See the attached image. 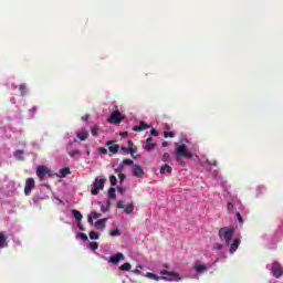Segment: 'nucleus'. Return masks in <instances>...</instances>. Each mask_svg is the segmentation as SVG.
Segmentation results:
<instances>
[{
	"label": "nucleus",
	"mask_w": 283,
	"mask_h": 283,
	"mask_svg": "<svg viewBox=\"0 0 283 283\" xmlns=\"http://www.w3.org/2000/svg\"><path fill=\"white\" fill-rule=\"evenodd\" d=\"M233 228L224 227L219 230L220 240H223V242H226V247H230L229 251L232 255L235 251H238V248L240 247V239H233ZM231 240H233L232 243Z\"/></svg>",
	"instance_id": "nucleus-1"
},
{
	"label": "nucleus",
	"mask_w": 283,
	"mask_h": 283,
	"mask_svg": "<svg viewBox=\"0 0 283 283\" xmlns=\"http://www.w3.org/2000/svg\"><path fill=\"white\" fill-rule=\"evenodd\" d=\"M176 160L181 165V167H186L185 160L182 158H187L188 160L193 158V153L187 150V145L181 144L175 149Z\"/></svg>",
	"instance_id": "nucleus-2"
},
{
	"label": "nucleus",
	"mask_w": 283,
	"mask_h": 283,
	"mask_svg": "<svg viewBox=\"0 0 283 283\" xmlns=\"http://www.w3.org/2000/svg\"><path fill=\"white\" fill-rule=\"evenodd\" d=\"M106 180L107 179H98V178L95 179V181L91 186L92 196H98V191H103V189H105Z\"/></svg>",
	"instance_id": "nucleus-3"
},
{
	"label": "nucleus",
	"mask_w": 283,
	"mask_h": 283,
	"mask_svg": "<svg viewBox=\"0 0 283 283\" xmlns=\"http://www.w3.org/2000/svg\"><path fill=\"white\" fill-rule=\"evenodd\" d=\"M123 118H125V117L123 116V113L119 112L118 109H116V111H114V112L111 114V116H109V118H108V123H114L115 125H118V124L123 123Z\"/></svg>",
	"instance_id": "nucleus-4"
},
{
	"label": "nucleus",
	"mask_w": 283,
	"mask_h": 283,
	"mask_svg": "<svg viewBox=\"0 0 283 283\" xmlns=\"http://www.w3.org/2000/svg\"><path fill=\"white\" fill-rule=\"evenodd\" d=\"M272 275L276 279L282 277L283 268L280 263H277V262L272 263Z\"/></svg>",
	"instance_id": "nucleus-5"
},
{
	"label": "nucleus",
	"mask_w": 283,
	"mask_h": 283,
	"mask_svg": "<svg viewBox=\"0 0 283 283\" xmlns=\"http://www.w3.org/2000/svg\"><path fill=\"white\" fill-rule=\"evenodd\" d=\"M36 176L40 180H45V176H50V169L45 166H39L36 169Z\"/></svg>",
	"instance_id": "nucleus-6"
},
{
	"label": "nucleus",
	"mask_w": 283,
	"mask_h": 283,
	"mask_svg": "<svg viewBox=\"0 0 283 283\" xmlns=\"http://www.w3.org/2000/svg\"><path fill=\"white\" fill-rule=\"evenodd\" d=\"M34 189V178H28L24 186V195L30 196Z\"/></svg>",
	"instance_id": "nucleus-7"
},
{
	"label": "nucleus",
	"mask_w": 283,
	"mask_h": 283,
	"mask_svg": "<svg viewBox=\"0 0 283 283\" xmlns=\"http://www.w3.org/2000/svg\"><path fill=\"white\" fill-rule=\"evenodd\" d=\"M74 143H76V139L69 142L67 148H66V151L71 158H74L75 156H81V150H78V149L71 150L70 149V147H72V145H74Z\"/></svg>",
	"instance_id": "nucleus-8"
},
{
	"label": "nucleus",
	"mask_w": 283,
	"mask_h": 283,
	"mask_svg": "<svg viewBox=\"0 0 283 283\" xmlns=\"http://www.w3.org/2000/svg\"><path fill=\"white\" fill-rule=\"evenodd\" d=\"M133 176H135V178H143L145 176V170H143V167H140V165H133Z\"/></svg>",
	"instance_id": "nucleus-9"
},
{
	"label": "nucleus",
	"mask_w": 283,
	"mask_h": 283,
	"mask_svg": "<svg viewBox=\"0 0 283 283\" xmlns=\"http://www.w3.org/2000/svg\"><path fill=\"white\" fill-rule=\"evenodd\" d=\"M120 260H125V254H123L122 252H118L117 254L115 255H112L108 260V262L111 264H118V262H120Z\"/></svg>",
	"instance_id": "nucleus-10"
},
{
	"label": "nucleus",
	"mask_w": 283,
	"mask_h": 283,
	"mask_svg": "<svg viewBox=\"0 0 283 283\" xmlns=\"http://www.w3.org/2000/svg\"><path fill=\"white\" fill-rule=\"evenodd\" d=\"M144 149H146V151H154V149H156V144H154V138L148 137L146 139V144L144 145Z\"/></svg>",
	"instance_id": "nucleus-11"
},
{
	"label": "nucleus",
	"mask_w": 283,
	"mask_h": 283,
	"mask_svg": "<svg viewBox=\"0 0 283 283\" xmlns=\"http://www.w3.org/2000/svg\"><path fill=\"white\" fill-rule=\"evenodd\" d=\"M163 275H167V276H169V277H174V281L175 282H180V274L179 273H177V272H170V271H167V270H163L161 272H160Z\"/></svg>",
	"instance_id": "nucleus-12"
},
{
	"label": "nucleus",
	"mask_w": 283,
	"mask_h": 283,
	"mask_svg": "<svg viewBox=\"0 0 283 283\" xmlns=\"http://www.w3.org/2000/svg\"><path fill=\"white\" fill-rule=\"evenodd\" d=\"M107 147H108V151H111V154H118L120 146L118 145H114V140H109L106 143Z\"/></svg>",
	"instance_id": "nucleus-13"
},
{
	"label": "nucleus",
	"mask_w": 283,
	"mask_h": 283,
	"mask_svg": "<svg viewBox=\"0 0 283 283\" xmlns=\"http://www.w3.org/2000/svg\"><path fill=\"white\" fill-rule=\"evenodd\" d=\"M145 277H148L149 280H155V282H160V280L169 281L166 276H158L155 273L148 272L146 273Z\"/></svg>",
	"instance_id": "nucleus-14"
},
{
	"label": "nucleus",
	"mask_w": 283,
	"mask_h": 283,
	"mask_svg": "<svg viewBox=\"0 0 283 283\" xmlns=\"http://www.w3.org/2000/svg\"><path fill=\"white\" fill-rule=\"evenodd\" d=\"M145 129H149V125L145 122H140L139 126H134L133 132H145Z\"/></svg>",
	"instance_id": "nucleus-15"
},
{
	"label": "nucleus",
	"mask_w": 283,
	"mask_h": 283,
	"mask_svg": "<svg viewBox=\"0 0 283 283\" xmlns=\"http://www.w3.org/2000/svg\"><path fill=\"white\" fill-rule=\"evenodd\" d=\"M106 223H107V218L101 219L95 222V229H105Z\"/></svg>",
	"instance_id": "nucleus-16"
},
{
	"label": "nucleus",
	"mask_w": 283,
	"mask_h": 283,
	"mask_svg": "<svg viewBox=\"0 0 283 283\" xmlns=\"http://www.w3.org/2000/svg\"><path fill=\"white\" fill-rule=\"evenodd\" d=\"M124 211L125 213H127L128 216H132V213H134V203H128L124 207Z\"/></svg>",
	"instance_id": "nucleus-17"
},
{
	"label": "nucleus",
	"mask_w": 283,
	"mask_h": 283,
	"mask_svg": "<svg viewBox=\"0 0 283 283\" xmlns=\"http://www.w3.org/2000/svg\"><path fill=\"white\" fill-rule=\"evenodd\" d=\"M70 174H72L70 168L64 167L60 170V178H65V176H70Z\"/></svg>",
	"instance_id": "nucleus-18"
},
{
	"label": "nucleus",
	"mask_w": 283,
	"mask_h": 283,
	"mask_svg": "<svg viewBox=\"0 0 283 283\" xmlns=\"http://www.w3.org/2000/svg\"><path fill=\"white\" fill-rule=\"evenodd\" d=\"M72 213H73V217L75 218V220H76L77 222H81V220H83V214L81 213V211H78V210H73Z\"/></svg>",
	"instance_id": "nucleus-19"
},
{
	"label": "nucleus",
	"mask_w": 283,
	"mask_h": 283,
	"mask_svg": "<svg viewBox=\"0 0 283 283\" xmlns=\"http://www.w3.org/2000/svg\"><path fill=\"white\" fill-rule=\"evenodd\" d=\"M19 92H20L21 96H25L28 94V86L25 84H20Z\"/></svg>",
	"instance_id": "nucleus-20"
},
{
	"label": "nucleus",
	"mask_w": 283,
	"mask_h": 283,
	"mask_svg": "<svg viewBox=\"0 0 283 283\" xmlns=\"http://www.w3.org/2000/svg\"><path fill=\"white\" fill-rule=\"evenodd\" d=\"M76 136H77V138H80V140H87V132H85V130L77 132Z\"/></svg>",
	"instance_id": "nucleus-21"
},
{
	"label": "nucleus",
	"mask_w": 283,
	"mask_h": 283,
	"mask_svg": "<svg viewBox=\"0 0 283 283\" xmlns=\"http://www.w3.org/2000/svg\"><path fill=\"white\" fill-rule=\"evenodd\" d=\"M165 171L167 172V174H171V171H172V169H171V166H169V165H164V166H161V168H160V174H165Z\"/></svg>",
	"instance_id": "nucleus-22"
},
{
	"label": "nucleus",
	"mask_w": 283,
	"mask_h": 283,
	"mask_svg": "<svg viewBox=\"0 0 283 283\" xmlns=\"http://www.w3.org/2000/svg\"><path fill=\"white\" fill-rule=\"evenodd\" d=\"M7 240L8 238H6V234H3V232H0V249H3V247H6Z\"/></svg>",
	"instance_id": "nucleus-23"
},
{
	"label": "nucleus",
	"mask_w": 283,
	"mask_h": 283,
	"mask_svg": "<svg viewBox=\"0 0 283 283\" xmlns=\"http://www.w3.org/2000/svg\"><path fill=\"white\" fill-rule=\"evenodd\" d=\"M120 271L127 272V271H132V263H124L119 266Z\"/></svg>",
	"instance_id": "nucleus-24"
},
{
	"label": "nucleus",
	"mask_w": 283,
	"mask_h": 283,
	"mask_svg": "<svg viewBox=\"0 0 283 283\" xmlns=\"http://www.w3.org/2000/svg\"><path fill=\"white\" fill-rule=\"evenodd\" d=\"M196 272L197 273H205V271H207V265H205V264H198V265H196Z\"/></svg>",
	"instance_id": "nucleus-25"
},
{
	"label": "nucleus",
	"mask_w": 283,
	"mask_h": 283,
	"mask_svg": "<svg viewBox=\"0 0 283 283\" xmlns=\"http://www.w3.org/2000/svg\"><path fill=\"white\" fill-rule=\"evenodd\" d=\"M125 165H127V166L134 165V160H132V159H124L123 163L119 164V169H123V167H125Z\"/></svg>",
	"instance_id": "nucleus-26"
},
{
	"label": "nucleus",
	"mask_w": 283,
	"mask_h": 283,
	"mask_svg": "<svg viewBox=\"0 0 283 283\" xmlns=\"http://www.w3.org/2000/svg\"><path fill=\"white\" fill-rule=\"evenodd\" d=\"M163 163H171V155L169 153H165L161 157Z\"/></svg>",
	"instance_id": "nucleus-27"
},
{
	"label": "nucleus",
	"mask_w": 283,
	"mask_h": 283,
	"mask_svg": "<svg viewBox=\"0 0 283 283\" xmlns=\"http://www.w3.org/2000/svg\"><path fill=\"white\" fill-rule=\"evenodd\" d=\"M108 198H111V200H114L116 198V189L115 188L108 189Z\"/></svg>",
	"instance_id": "nucleus-28"
},
{
	"label": "nucleus",
	"mask_w": 283,
	"mask_h": 283,
	"mask_svg": "<svg viewBox=\"0 0 283 283\" xmlns=\"http://www.w3.org/2000/svg\"><path fill=\"white\" fill-rule=\"evenodd\" d=\"M109 235H112L113 238L118 237L120 235V230H118V228L111 230Z\"/></svg>",
	"instance_id": "nucleus-29"
},
{
	"label": "nucleus",
	"mask_w": 283,
	"mask_h": 283,
	"mask_svg": "<svg viewBox=\"0 0 283 283\" xmlns=\"http://www.w3.org/2000/svg\"><path fill=\"white\" fill-rule=\"evenodd\" d=\"M122 151H125L126 154H130L134 156V148L132 147H122Z\"/></svg>",
	"instance_id": "nucleus-30"
},
{
	"label": "nucleus",
	"mask_w": 283,
	"mask_h": 283,
	"mask_svg": "<svg viewBox=\"0 0 283 283\" xmlns=\"http://www.w3.org/2000/svg\"><path fill=\"white\" fill-rule=\"evenodd\" d=\"M14 156L18 160H23V150H17Z\"/></svg>",
	"instance_id": "nucleus-31"
},
{
	"label": "nucleus",
	"mask_w": 283,
	"mask_h": 283,
	"mask_svg": "<svg viewBox=\"0 0 283 283\" xmlns=\"http://www.w3.org/2000/svg\"><path fill=\"white\" fill-rule=\"evenodd\" d=\"M109 182H111L112 187H116V182H118V179L116 178V176L112 175L109 177Z\"/></svg>",
	"instance_id": "nucleus-32"
},
{
	"label": "nucleus",
	"mask_w": 283,
	"mask_h": 283,
	"mask_svg": "<svg viewBox=\"0 0 283 283\" xmlns=\"http://www.w3.org/2000/svg\"><path fill=\"white\" fill-rule=\"evenodd\" d=\"M88 235L92 240H98V233H96L95 231H91Z\"/></svg>",
	"instance_id": "nucleus-33"
},
{
	"label": "nucleus",
	"mask_w": 283,
	"mask_h": 283,
	"mask_svg": "<svg viewBox=\"0 0 283 283\" xmlns=\"http://www.w3.org/2000/svg\"><path fill=\"white\" fill-rule=\"evenodd\" d=\"M92 136H98V126H94L91 128Z\"/></svg>",
	"instance_id": "nucleus-34"
},
{
	"label": "nucleus",
	"mask_w": 283,
	"mask_h": 283,
	"mask_svg": "<svg viewBox=\"0 0 283 283\" xmlns=\"http://www.w3.org/2000/svg\"><path fill=\"white\" fill-rule=\"evenodd\" d=\"M101 213H98V212H96V211H93L92 213H91V217H92V219L93 220H98V218H101Z\"/></svg>",
	"instance_id": "nucleus-35"
},
{
	"label": "nucleus",
	"mask_w": 283,
	"mask_h": 283,
	"mask_svg": "<svg viewBox=\"0 0 283 283\" xmlns=\"http://www.w3.org/2000/svg\"><path fill=\"white\" fill-rule=\"evenodd\" d=\"M101 211H102L103 213H107V211H109V202H108L106 206H102V207H101Z\"/></svg>",
	"instance_id": "nucleus-36"
},
{
	"label": "nucleus",
	"mask_w": 283,
	"mask_h": 283,
	"mask_svg": "<svg viewBox=\"0 0 283 283\" xmlns=\"http://www.w3.org/2000/svg\"><path fill=\"white\" fill-rule=\"evenodd\" d=\"M140 271H143V265H137L135 271H134V274L135 275H140Z\"/></svg>",
	"instance_id": "nucleus-37"
},
{
	"label": "nucleus",
	"mask_w": 283,
	"mask_h": 283,
	"mask_svg": "<svg viewBox=\"0 0 283 283\" xmlns=\"http://www.w3.org/2000/svg\"><path fill=\"white\" fill-rule=\"evenodd\" d=\"M164 138H174V132H165Z\"/></svg>",
	"instance_id": "nucleus-38"
},
{
	"label": "nucleus",
	"mask_w": 283,
	"mask_h": 283,
	"mask_svg": "<svg viewBox=\"0 0 283 283\" xmlns=\"http://www.w3.org/2000/svg\"><path fill=\"white\" fill-rule=\"evenodd\" d=\"M90 247L92 251H96V249H98V242H91Z\"/></svg>",
	"instance_id": "nucleus-39"
},
{
	"label": "nucleus",
	"mask_w": 283,
	"mask_h": 283,
	"mask_svg": "<svg viewBox=\"0 0 283 283\" xmlns=\"http://www.w3.org/2000/svg\"><path fill=\"white\" fill-rule=\"evenodd\" d=\"M208 165H210V167H218V161L216 159L208 160Z\"/></svg>",
	"instance_id": "nucleus-40"
},
{
	"label": "nucleus",
	"mask_w": 283,
	"mask_h": 283,
	"mask_svg": "<svg viewBox=\"0 0 283 283\" xmlns=\"http://www.w3.org/2000/svg\"><path fill=\"white\" fill-rule=\"evenodd\" d=\"M80 238L83 240V242H87L88 238H87V234L81 232L80 233Z\"/></svg>",
	"instance_id": "nucleus-41"
},
{
	"label": "nucleus",
	"mask_w": 283,
	"mask_h": 283,
	"mask_svg": "<svg viewBox=\"0 0 283 283\" xmlns=\"http://www.w3.org/2000/svg\"><path fill=\"white\" fill-rule=\"evenodd\" d=\"M237 218H238V221L240 222V224H242V222H244V219L242 218V214L240 212L237 213Z\"/></svg>",
	"instance_id": "nucleus-42"
},
{
	"label": "nucleus",
	"mask_w": 283,
	"mask_h": 283,
	"mask_svg": "<svg viewBox=\"0 0 283 283\" xmlns=\"http://www.w3.org/2000/svg\"><path fill=\"white\" fill-rule=\"evenodd\" d=\"M117 209H125V202L118 201L117 202Z\"/></svg>",
	"instance_id": "nucleus-43"
},
{
	"label": "nucleus",
	"mask_w": 283,
	"mask_h": 283,
	"mask_svg": "<svg viewBox=\"0 0 283 283\" xmlns=\"http://www.w3.org/2000/svg\"><path fill=\"white\" fill-rule=\"evenodd\" d=\"M213 248L217 249V251H220V250H222V244L221 243H214Z\"/></svg>",
	"instance_id": "nucleus-44"
},
{
	"label": "nucleus",
	"mask_w": 283,
	"mask_h": 283,
	"mask_svg": "<svg viewBox=\"0 0 283 283\" xmlns=\"http://www.w3.org/2000/svg\"><path fill=\"white\" fill-rule=\"evenodd\" d=\"M233 209H234L233 203H232V202H229V203H228V211L232 212Z\"/></svg>",
	"instance_id": "nucleus-45"
},
{
	"label": "nucleus",
	"mask_w": 283,
	"mask_h": 283,
	"mask_svg": "<svg viewBox=\"0 0 283 283\" xmlns=\"http://www.w3.org/2000/svg\"><path fill=\"white\" fill-rule=\"evenodd\" d=\"M118 178H119L120 182H123V180H125V178H127V176H125V174H119Z\"/></svg>",
	"instance_id": "nucleus-46"
},
{
	"label": "nucleus",
	"mask_w": 283,
	"mask_h": 283,
	"mask_svg": "<svg viewBox=\"0 0 283 283\" xmlns=\"http://www.w3.org/2000/svg\"><path fill=\"white\" fill-rule=\"evenodd\" d=\"M98 151H99V154H107L106 148H103V147L98 148Z\"/></svg>",
	"instance_id": "nucleus-47"
},
{
	"label": "nucleus",
	"mask_w": 283,
	"mask_h": 283,
	"mask_svg": "<svg viewBox=\"0 0 283 283\" xmlns=\"http://www.w3.org/2000/svg\"><path fill=\"white\" fill-rule=\"evenodd\" d=\"M87 221L90 224H94V219L92 216H88Z\"/></svg>",
	"instance_id": "nucleus-48"
},
{
	"label": "nucleus",
	"mask_w": 283,
	"mask_h": 283,
	"mask_svg": "<svg viewBox=\"0 0 283 283\" xmlns=\"http://www.w3.org/2000/svg\"><path fill=\"white\" fill-rule=\"evenodd\" d=\"M150 135H153V136H158V130L151 129V130H150Z\"/></svg>",
	"instance_id": "nucleus-49"
},
{
	"label": "nucleus",
	"mask_w": 283,
	"mask_h": 283,
	"mask_svg": "<svg viewBox=\"0 0 283 283\" xmlns=\"http://www.w3.org/2000/svg\"><path fill=\"white\" fill-rule=\"evenodd\" d=\"M119 136H122V138H125V136H129V133L124 132V133H120Z\"/></svg>",
	"instance_id": "nucleus-50"
},
{
	"label": "nucleus",
	"mask_w": 283,
	"mask_h": 283,
	"mask_svg": "<svg viewBox=\"0 0 283 283\" xmlns=\"http://www.w3.org/2000/svg\"><path fill=\"white\" fill-rule=\"evenodd\" d=\"M128 147L134 149V142H132V139L128 140Z\"/></svg>",
	"instance_id": "nucleus-51"
},
{
	"label": "nucleus",
	"mask_w": 283,
	"mask_h": 283,
	"mask_svg": "<svg viewBox=\"0 0 283 283\" xmlns=\"http://www.w3.org/2000/svg\"><path fill=\"white\" fill-rule=\"evenodd\" d=\"M161 147H169V143L163 142Z\"/></svg>",
	"instance_id": "nucleus-52"
},
{
	"label": "nucleus",
	"mask_w": 283,
	"mask_h": 283,
	"mask_svg": "<svg viewBox=\"0 0 283 283\" xmlns=\"http://www.w3.org/2000/svg\"><path fill=\"white\" fill-rule=\"evenodd\" d=\"M77 228L80 229V231H84V228L81 223L77 224Z\"/></svg>",
	"instance_id": "nucleus-53"
},
{
	"label": "nucleus",
	"mask_w": 283,
	"mask_h": 283,
	"mask_svg": "<svg viewBox=\"0 0 283 283\" xmlns=\"http://www.w3.org/2000/svg\"><path fill=\"white\" fill-rule=\"evenodd\" d=\"M88 119H90V116L87 115L82 117V120H88Z\"/></svg>",
	"instance_id": "nucleus-54"
},
{
	"label": "nucleus",
	"mask_w": 283,
	"mask_h": 283,
	"mask_svg": "<svg viewBox=\"0 0 283 283\" xmlns=\"http://www.w3.org/2000/svg\"><path fill=\"white\" fill-rule=\"evenodd\" d=\"M118 191H119V193H123V191H125V189L118 188Z\"/></svg>",
	"instance_id": "nucleus-55"
},
{
	"label": "nucleus",
	"mask_w": 283,
	"mask_h": 283,
	"mask_svg": "<svg viewBox=\"0 0 283 283\" xmlns=\"http://www.w3.org/2000/svg\"><path fill=\"white\" fill-rule=\"evenodd\" d=\"M32 112H36V107H33V108H32Z\"/></svg>",
	"instance_id": "nucleus-56"
},
{
	"label": "nucleus",
	"mask_w": 283,
	"mask_h": 283,
	"mask_svg": "<svg viewBox=\"0 0 283 283\" xmlns=\"http://www.w3.org/2000/svg\"><path fill=\"white\" fill-rule=\"evenodd\" d=\"M136 151V149L133 148V156H134V153Z\"/></svg>",
	"instance_id": "nucleus-57"
}]
</instances>
